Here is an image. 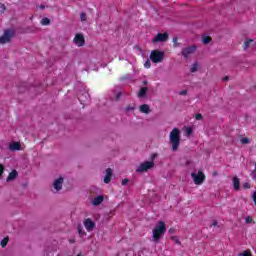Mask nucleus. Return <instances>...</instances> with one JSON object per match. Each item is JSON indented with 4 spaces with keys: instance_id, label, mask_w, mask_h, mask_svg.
Here are the masks:
<instances>
[{
    "instance_id": "nucleus-1",
    "label": "nucleus",
    "mask_w": 256,
    "mask_h": 256,
    "mask_svg": "<svg viewBox=\"0 0 256 256\" xmlns=\"http://www.w3.org/2000/svg\"><path fill=\"white\" fill-rule=\"evenodd\" d=\"M167 233V225L163 221H159L157 225L152 230V241L153 243H159L161 237Z\"/></svg>"
},
{
    "instance_id": "nucleus-2",
    "label": "nucleus",
    "mask_w": 256,
    "mask_h": 256,
    "mask_svg": "<svg viewBox=\"0 0 256 256\" xmlns=\"http://www.w3.org/2000/svg\"><path fill=\"white\" fill-rule=\"evenodd\" d=\"M169 139L172 151H178L179 145H181V130L179 128H173L170 132Z\"/></svg>"
},
{
    "instance_id": "nucleus-3",
    "label": "nucleus",
    "mask_w": 256,
    "mask_h": 256,
    "mask_svg": "<svg viewBox=\"0 0 256 256\" xmlns=\"http://www.w3.org/2000/svg\"><path fill=\"white\" fill-rule=\"evenodd\" d=\"M150 59L152 60V63H163V59H165V52L152 50L150 53Z\"/></svg>"
},
{
    "instance_id": "nucleus-4",
    "label": "nucleus",
    "mask_w": 256,
    "mask_h": 256,
    "mask_svg": "<svg viewBox=\"0 0 256 256\" xmlns=\"http://www.w3.org/2000/svg\"><path fill=\"white\" fill-rule=\"evenodd\" d=\"M154 165H155V163H153V161L144 162L138 166V168L136 169V172L137 173H145V172L149 171V169H153Z\"/></svg>"
},
{
    "instance_id": "nucleus-5",
    "label": "nucleus",
    "mask_w": 256,
    "mask_h": 256,
    "mask_svg": "<svg viewBox=\"0 0 256 256\" xmlns=\"http://www.w3.org/2000/svg\"><path fill=\"white\" fill-rule=\"evenodd\" d=\"M191 177L195 185H203V181H205V174L202 171H199L198 174L193 172Z\"/></svg>"
},
{
    "instance_id": "nucleus-6",
    "label": "nucleus",
    "mask_w": 256,
    "mask_h": 256,
    "mask_svg": "<svg viewBox=\"0 0 256 256\" xmlns=\"http://www.w3.org/2000/svg\"><path fill=\"white\" fill-rule=\"evenodd\" d=\"M14 33L13 30H5L4 34L0 37V44L5 45V43H9Z\"/></svg>"
},
{
    "instance_id": "nucleus-7",
    "label": "nucleus",
    "mask_w": 256,
    "mask_h": 256,
    "mask_svg": "<svg viewBox=\"0 0 256 256\" xmlns=\"http://www.w3.org/2000/svg\"><path fill=\"white\" fill-rule=\"evenodd\" d=\"M195 51H197V46H195V45L188 46V47L182 49L181 55L185 59H187V58H189L190 55H193V53H195Z\"/></svg>"
},
{
    "instance_id": "nucleus-8",
    "label": "nucleus",
    "mask_w": 256,
    "mask_h": 256,
    "mask_svg": "<svg viewBox=\"0 0 256 256\" xmlns=\"http://www.w3.org/2000/svg\"><path fill=\"white\" fill-rule=\"evenodd\" d=\"M169 39V34L167 33H158L156 37L152 39V43H165Z\"/></svg>"
},
{
    "instance_id": "nucleus-9",
    "label": "nucleus",
    "mask_w": 256,
    "mask_h": 256,
    "mask_svg": "<svg viewBox=\"0 0 256 256\" xmlns=\"http://www.w3.org/2000/svg\"><path fill=\"white\" fill-rule=\"evenodd\" d=\"M74 43L77 47H83V45H85V37L83 34H76L74 37Z\"/></svg>"
},
{
    "instance_id": "nucleus-10",
    "label": "nucleus",
    "mask_w": 256,
    "mask_h": 256,
    "mask_svg": "<svg viewBox=\"0 0 256 256\" xmlns=\"http://www.w3.org/2000/svg\"><path fill=\"white\" fill-rule=\"evenodd\" d=\"M63 183H64V179L63 177L57 178L54 183H53V187L54 189L59 192L61 191V189H63Z\"/></svg>"
},
{
    "instance_id": "nucleus-11",
    "label": "nucleus",
    "mask_w": 256,
    "mask_h": 256,
    "mask_svg": "<svg viewBox=\"0 0 256 256\" xmlns=\"http://www.w3.org/2000/svg\"><path fill=\"white\" fill-rule=\"evenodd\" d=\"M84 227L85 229H87L88 231H93L95 229V222H93V220H91V218H87L84 221Z\"/></svg>"
},
{
    "instance_id": "nucleus-12",
    "label": "nucleus",
    "mask_w": 256,
    "mask_h": 256,
    "mask_svg": "<svg viewBox=\"0 0 256 256\" xmlns=\"http://www.w3.org/2000/svg\"><path fill=\"white\" fill-rule=\"evenodd\" d=\"M232 183H233L234 191H240V189H241V181L239 180V177L234 176L232 178Z\"/></svg>"
},
{
    "instance_id": "nucleus-13",
    "label": "nucleus",
    "mask_w": 256,
    "mask_h": 256,
    "mask_svg": "<svg viewBox=\"0 0 256 256\" xmlns=\"http://www.w3.org/2000/svg\"><path fill=\"white\" fill-rule=\"evenodd\" d=\"M111 177H113V169H106V176L104 177V183H111Z\"/></svg>"
},
{
    "instance_id": "nucleus-14",
    "label": "nucleus",
    "mask_w": 256,
    "mask_h": 256,
    "mask_svg": "<svg viewBox=\"0 0 256 256\" xmlns=\"http://www.w3.org/2000/svg\"><path fill=\"white\" fill-rule=\"evenodd\" d=\"M10 151H21V144L19 142H14L9 145Z\"/></svg>"
},
{
    "instance_id": "nucleus-15",
    "label": "nucleus",
    "mask_w": 256,
    "mask_h": 256,
    "mask_svg": "<svg viewBox=\"0 0 256 256\" xmlns=\"http://www.w3.org/2000/svg\"><path fill=\"white\" fill-rule=\"evenodd\" d=\"M139 109L141 113H145L146 115H149V113H151V108L147 104L141 105Z\"/></svg>"
},
{
    "instance_id": "nucleus-16",
    "label": "nucleus",
    "mask_w": 256,
    "mask_h": 256,
    "mask_svg": "<svg viewBox=\"0 0 256 256\" xmlns=\"http://www.w3.org/2000/svg\"><path fill=\"white\" fill-rule=\"evenodd\" d=\"M17 175H18V172L17 170H13L12 172L9 173L6 181H15V179H17Z\"/></svg>"
},
{
    "instance_id": "nucleus-17",
    "label": "nucleus",
    "mask_w": 256,
    "mask_h": 256,
    "mask_svg": "<svg viewBox=\"0 0 256 256\" xmlns=\"http://www.w3.org/2000/svg\"><path fill=\"white\" fill-rule=\"evenodd\" d=\"M103 201H104L103 196H96V197L93 199V201H92V205H95V206L101 205V204L103 203Z\"/></svg>"
},
{
    "instance_id": "nucleus-18",
    "label": "nucleus",
    "mask_w": 256,
    "mask_h": 256,
    "mask_svg": "<svg viewBox=\"0 0 256 256\" xmlns=\"http://www.w3.org/2000/svg\"><path fill=\"white\" fill-rule=\"evenodd\" d=\"M190 71L191 73H197V71H199V63L195 62L194 64H192Z\"/></svg>"
},
{
    "instance_id": "nucleus-19",
    "label": "nucleus",
    "mask_w": 256,
    "mask_h": 256,
    "mask_svg": "<svg viewBox=\"0 0 256 256\" xmlns=\"http://www.w3.org/2000/svg\"><path fill=\"white\" fill-rule=\"evenodd\" d=\"M147 87H143L140 89L139 93H138V97H145V95H147Z\"/></svg>"
},
{
    "instance_id": "nucleus-20",
    "label": "nucleus",
    "mask_w": 256,
    "mask_h": 256,
    "mask_svg": "<svg viewBox=\"0 0 256 256\" xmlns=\"http://www.w3.org/2000/svg\"><path fill=\"white\" fill-rule=\"evenodd\" d=\"M255 40L253 39H248L244 42V49H249V47H251V43H254Z\"/></svg>"
},
{
    "instance_id": "nucleus-21",
    "label": "nucleus",
    "mask_w": 256,
    "mask_h": 256,
    "mask_svg": "<svg viewBox=\"0 0 256 256\" xmlns=\"http://www.w3.org/2000/svg\"><path fill=\"white\" fill-rule=\"evenodd\" d=\"M202 41H203L204 45H209V43H211V37H209V36H204V37L202 38Z\"/></svg>"
},
{
    "instance_id": "nucleus-22",
    "label": "nucleus",
    "mask_w": 256,
    "mask_h": 256,
    "mask_svg": "<svg viewBox=\"0 0 256 256\" xmlns=\"http://www.w3.org/2000/svg\"><path fill=\"white\" fill-rule=\"evenodd\" d=\"M240 143H241L242 145H249V143H251V139H249V138H242V139L240 140Z\"/></svg>"
},
{
    "instance_id": "nucleus-23",
    "label": "nucleus",
    "mask_w": 256,
    "mask_h": 256,
    "mask_svg": "<svg viewBox=\"0 0 256 256\" xmlns=\"http://www.w3.org/2000/svg\"><path fill=\"white\" fill-rule=\"evenodd\" d=\"M7 243H9V238H4L3 240H1L0 245L1 247L5 248L7 247Z\"/></svg>"
},
{
    "instance_id": "nucleus-24",
    "label": "nucleus",
    "mask_w": 256,
    "mask_h": 256,
    "mask_svg": "<svg viewBox=\"0 0 256 256\" xmlns=\"http://www.w3.org/2000/svg\"><path fill=\"white\" fill-rule=\"evenodd\" d=\"M51 24V20L49 18H43L41 20V25H50Z\"/></svg>"
},
{
    "instance_id": "nucleus-25",
    "label": "nucleus",
    "mask_w": 256,
    "mask_h": 256,
    "mask_svg": "<svg viewBox=\"0 0 256 256\" xmlns=\"http://www.w3.org/2000/svg\"><path fill=\"white\" fill-rule=\"evenodd\" d=\"M80 19H81V21H87V13L82 12V13L80 14Z\"/></svg>"
},
{
    "instance_id": "nucleus-26",
    "label": "nucleus",
    "mask_w": 256,
    "mask_h": 256,
    "mask_svg": "<svg viewBox=\"0 0 256 256\" xmlns=\"http://www.w3.org/2000/svg\"><path fill=\"white\" fill-rule=\"evenodd\" d=\"M245 222H246L247 224L252 223V222H253V218H252L251 216H247V217L245 218Z\"/></svg>"
},
{
    "instance_id": "nucleus-27",
    "label": "nucleus",
    "mask_w": 256,
    "mask_h": 256,
    "mask_svg": "<svg viewBox=\"0 0 256 256\" xmlns=\"http://www.w3.org/2000/svg\"><path fill=\"white\" fill-rule=\"evenodd\" d=\"M194 117H195L196 121H201V119H203L202 114H196Z\"/></svg>"
},
{
    "instance_id": "nucleus-28",
    "label": "nucleus",
    "mask_w": 256,
    "mask_h": 256,
    "mask_svg": "<svg viewBox=\"0 0 256 256\" xmlns=\"http://www.w3.org/2000/svg\"><path fill=\"white\" fill-rule=\"evenodd\" d=\"M193 133V129H191V128H186V130H185V134L186 135H191Z\"/></svg>"
},
{
    "instance_id": "nucleus-29",
    "label": "nucleus",
    "mask_w": 256,
    "mask_h": 256,
    "mask_svg": "<svg viewBox=\"0 0 256 256\" xmlns=\"http://www.w3.org/2000/svg\"><path fill=\"white\" fill-rule=\"evenodd\" d=\"M4 171H5V167L2 164H0V179H1Z\"/></svg>"
},
{
    "instance_id": "nucleus-30",
    "label": "nucleus",
    "mask_w": 256,
    "mask_h": 256,
    "mask_svg": "<svg viewBox=\"0 0 256 256\" xmlns=\"http://www.w3.org/2000/svg\"><path fill=\"white\" fill-rule=\"evenodd\" d=\"M144 67H146V69H149L151 67V61L147 60L145 63H144Z\"/></svg>"
},
{
    "instance_id": "nucleus-31",
    "label": "nucleus",
    "mask_w": 256,
    "mask_h": 256,
    "mask_svg": "<svg viewBox=\"0 0 256 256\" xmlns=\"http://www.w3.org/2000/svg\"><path fill=\"white\" fill-rule=\"evenodd\" d=\"M78 233L79 235H85V232H83V228L81 226H78Z\"/></svg>"
},
{
    "instance_id": "nucleus-32",
    "label": "nucleus",
    "mask_w": 256,
    "mask_h": 256,
    "mask_svg": "<svg viewBox=\"0 0 256 256\" xmlns=\"http://www.w3.org/2000/svg\"><path fill=\"white\" fill-rule=\"evenodd\" d=\"M244 189H251V185L248 182L243 184Z\"/></svg>"
},
{
    "instance_id": "nucleus-33",
    "label": "nucleus",
    "mask_w": 256,
    "mask_h": 256,
    "mask_svg": "<svg viewBox=\"0 0 256 256\" xmlns=\"http://www.w3.org/2000/svg\"><path fill=\"white\" fill-rule=\"evenodd\" d=\"M129 183V179L125 178L122 180V185L125 186Z\"/></svg>"
},
{
    "instance_id": "nucleus-34",
    "label": "nucleus",
    "mask_w": 256,
    "mask_h": 256,
    "mask_svg": "<svg viewBox=\"0 0 256 256\" xmlns=\"http://www.w3.org/2000/svg\"><path fill=\"white\" fill-rule=\"evenodd\" d=\"M252 199L254 201V204L256 205V191L252 194Z\"/></svg>"
},
{
    "instance_id": "nucleus-35",
    "label": "nucleus",
    "mask_w": 256,
    "mask_h": 256,
    "mask_svg": "<svg viewBox=\"0 0 256 256\" xmlns=\"http://www.w3.org/2000/svg\"><path fill=\"white\" fill-rule=\"evenodd\" d=\"M173 43H174L175 47H178L179 44H177V37L173 38Z\"/></svg>"
},
{
    "instance_id": "nucleus-36",
    "label": "nucleus",
    "mask_w": 256,
    "mask_h": 256,
    "mask_svg": "<svg viewBox=\"0 0 256 256\" xmlns=\"http://www.w3.org/2000/svg\"><path fill=\"white\" fill-rule=\"evenodd\" d=\"M135 108L133 106L126 107V111H133Z\"/></svg>"
},
{
    "instance_id": "nucleus-37",
    "label": "nucleus",
    "mask_w": 256,
    "mask_h": 256,
    "mask_svg": "<svg viewBox=\"0 0 256 256\" xmlns=\"http://www.w3.org/2000/svg\"><path fill=\"white\" fill-rule=\"evenodd\" d=\"M179 95H187V90H182L179 92Z\"/></svg>"
},
{
    "instance_id": "nucleus-38",
    "label": "nucleus",
    "mask_w": 256,
    "mask_h": 256,
    "mask_svg": "<svg viewBox=\"0 0 256 256\" xmlns=\"http://www.w3.org/2000/svg\"><path fill=\"white\" fill-rule=\"evenodd\" d=\"M168 233H170V235H173V233H175V229L170 228V229L168 230Z\"/></svg>"
},
{
    "instance_id": "nucleus-39",
    "label": "nucleus",
    "mask_w": 256,
    "mask_h": 256,
    "mask_svg": "<svg viewBox=\"0 0 256 256\" xmlns=\"http://www.w3.org/2000/svg\"><path fill=\"white\" fill-rule=\"evenodd\" d=\"M172 239L175 240L178 245H181V242L175 236H173Z\"/></svg>"
},
{
    "instance_id": "nucleus-40",
    "label": "nucleus",
    "mask_w": 256,
    "mask_h": 256,
    "mask_svg": "<svg viewBox=\"0 0 256 256\" xmlns=\"http://www.w3.org/2000/svg\"><path fill=\"white\" fill-rule=\"evenodd\" d=\"M1 8L3 9V11L7 10V7L5 6V4H1Z\"/></svg>"
},
{
    "instance_id": "nucleus-41",
    "label": "nucleus",
    "mask_w": 256,
    "mask_h": 256,
    "mask_svg": "<svg viewBox=\"0 0 256 256\" xmlns=\"http://www.w3.org/2000/svg\"><path fill=\"white\" fill-rule=\"evenodd\" d=\"M223 81H229V76L224 77Z\"/></svg>"
},
{
    "instance_id": "nucleus-42",
    "label": "nucleus",
    "mask_w": 256,
    "mask_h": 256,
    "mask_svg": "<svg viewBox=\"0 0 256 256\" xmlns=\"http://www.w3.org/2000/svg\"><path fill=\"white\" fill-rule=\"evenodd\" d=\"M212 175H213V177H217V175H219V173L213 172Z\"/></svg>"
},
{
    "instance_id": "nucleus-43",
    "label": "nucleus",
    "mask_w": 256,
    "mask_h": 256,
    "mask_svg": "<svg viewBox=\"0 0 256 256\" xmlns=\"http://www.w3.org/2000/svg\"><path fill=\"white\" fill-rule=\"evenodd\" d=\"M212 226H213V227H217V221H214V222L212 223Z\"/></svg>"
},
{
    "instance_id": "nucleus-44",
    "label": "nucleus",
    "mask_w": 256,
    "mask_h": 256,
    "mask_svg": "<svg viewBox=\"0 0 256 256\" xmlns=\"http://www.w3.org/2000/svg\"><path fill=\"white\" fill-rule=\"evenodd\" d=\"M40 9H45V6L41 5V6H40Z\"/></svg>"
},
{
    "instance_id": "nucleus-45",
    "label": "nucleus",
    "mask_w": 256,
    "mask_h": 256,
    "mask_svg": "<svg viewBox=\"0 0 256 256\" xmlns=\"http://www.w3.org/2000/svg\"><path fill=\"white\" fill-rule=\"evenodd\" d=\"M143 85H147V81H144V82H143Z\"/></svg>"
},
{
    "instance_id": "nucleus-46",
    "label": "nucleus",
    "mask_w": 256,
    "mask_h": 256,
    "mask_svg": "<svg viewBox=\"0 0 256 256\" xmlns=\"http://www.w3.org/2000/svg\"><path fill=\"white\" fill-rule=\"evenodd\" d=\"M70 243H75V240H70Z\"/></svg>"
},
{
    "instance_id": "nucleus-47",
    "label": "nucleus",
    "mask_w": 256,
    "mask_h": 256,
    "mask_svg": "<svg viewBox=\"0 0 256 256\" xmlns=\"http://www.w3.org/2000/svg\"><path fill=\"white\" fill-rule=\"evenodd\" d=\"M153 159H155V155H153Z\"/></svg>"
}]
</instances>
